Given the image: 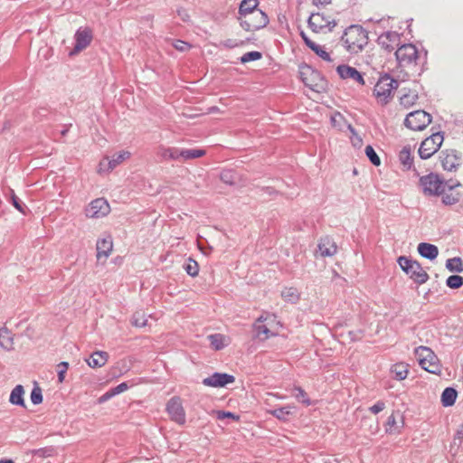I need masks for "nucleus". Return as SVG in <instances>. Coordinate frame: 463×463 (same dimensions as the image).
Returning <instances> with one entry per match:
<instances>
[{"label": "nucleus", "instance_id": "obj_11", "mask_svg": "<svg viewBox=\"0 0 463 463\" xmlns=\"http://www.w3.org/2000/svg\"><path fill=\"white\" fill-rule=\"evenodd\" d=\"M431 122V116L424 110H415L407 115L404 125L415 131L424 129Z\"/></svg>", "mask_w": 463, "mask_h": 463}, {"label": "nucleus", "instance_id": "obj_46", "mask_svg": "<svg viewBox=\"0 0 463 463\" xmlns=\"http://www.w3.org/2000/svg\"><path fill=\"white\" fill-rule=\"evenodd\" d=\"M392 372L395 374V379L404 380L408 375V370L403 364H395Z\"/></svg>", "mask_w": 463, "mask_h": 463}, {"label": "nucleus", "instance_id": "obj_10", "mask_svg": "<svg viewBox=\"0 0 463 463\" xmlns=\"http://www.w3.org/2000/svg\"><path fill=\"white\" fill-rule=\"evenodd\" d=\"M443 135L440 132L432 134L425 138L419 148V156L422 159H428L434 155L443 142Z\"/></svg>", "mask_w": 463, "mask_h": 463}, {"label": "nucleus", "instance_id": "obj_41", "mask_svg": "<svg viewBox=\"0 0 463 463\" xmlns=\"http://www.w3.org/2000/svg\"><path fill=\"white\" fill-rule=\"evenodd\" d=\"M184 269H185L187 274L190 275L191 277H196L198 275V272H199L198 263L192 259H189L187 260V262L184 265Z\"/></svg>", "mask_w": 463, "mask_h": 463}, {"label": "nucleus", "instance_id": "obj_38", "mask_svg": "<svg viewBox=\"0 0 463 463\" xmlns=\"http://www.w3.org/2000/svg\"><path fill=\"white\" fill-rule=\"evenodd\" d=\"M282 298L288 302L296 303L299 299V292L296 288H286L281 292Z\"/></svg>", "mask_w": 463, "mask_h": 463}, {"label": "nucleus", "instance_id": "obj_37", "mask_svg": "<svg viewBox=\"0 0 463 463\" xmlns=\"http://www.w3.org/2000/svg\"><path fill=\"white\" fill-rule=\"evenodd\" d=\"M446 268L450 272H462L463 271V262L459 257H454L447 260Z\"/></svg>", "mask_w": 463, "mask_h": 463}, {"label": "nucleus", "instance_id": "obj_54", "mask_svg": "<svg viewBox=\"0 0 463 463\" xmlns=\"http://www.w3.org/2000/svg\"><path fill=\"white\" fill-rule=\"evenodd\" d=\"M216 413H217V419H219V420H222L225 418H231V419L236 420H239V416L235 415L232 412H230V411H218Z\"/></svg>", "mask_w": 463, "mask_h": 463}, {"label": "nucleus", "instance_id": "obj_57", "mask_svg": "<svg viewBox=\"0 0 463 463\" xmlns=\"http://www.w3.org/2000/svg\"><path fill=\"white\" fill-rule=\"evenodd\" d=\"M127 389H128V384L126 383H122L112 390V394H114V395L118 394L120 392H123Z\"/></svg>", "mask_w": 463, "mask_h": 463}, {"label": "nucleus", "instance_id": "obj_6", "mask_svg": "<svg viewBox=\"0 0 463 463\" xmlns=\"http://www.w3.org/2000/svg\"><path fill=\"white\" fill-rule=\"evenodd\" d=\"M241 28L247 32H254L265 27L269 23L268 15L261 10L253 11L244 17H237Z\"/></svg>", "mask_w": 463, "mask_h": 463}, {"label": "nucleus", "instance_id": "obj_33", "mask_svg": "<svg viewBox=\"0 0 463 463\" xmlns=\"http://www.w3.org/2000/svg\"><path fill=\"white\" fill-rule=\"evenodd\" d=\"M295 408L291 405H287L283 407H279L277 409H274L272 411H269V414H271L273 417L279 419V420L286 421L288 420V417L291 414V409Z\"/></svg>", "mask_w": 463, "mask_h": 463}, {"label": "nucleus", "instance_id": "obj_5", "mask_svg": "<svg viewBox=\"0 0 463 463\" xmlns=\"http://www.w3.org/2000/svg\"><path fill=\"white\" fill-rule=\"evenodd\" d=\"M422 192L427 196H439L440 190L445 187L447 181L438 174L430 173L422 175L419 180Z\"/></svg>", "mask_w": 463, "mask_h": 463}, {"label": "nucleus", "instance_id": "obj_36", "mask_svg": "<svg viewBox=\"0 0 463 463\" xmlns=\"http://www.w3.org/2000/svg\"><path fill=\"white\" fill-rule=\"evenodd\" d=\"M210 344L214 350H222L225 347V336L221 334H213L208 336Z\"/></svg>", "mask_w": 463, "mask_h": 463}, {"label": "nucleus", "instance_id": "obj_52", "mask_svg": "<svg viewBox=\"0 0 463 463\" xmlns=\"http://www.w3.org/2000/svg\"><path fill=\"white\" fill-rule=\"evenodd\" d=\"M173 46L177 50V51H180V52H186L190 49L191 45L186 43V42H184V41H181V40H176L174 43H173Z\"/></svg>", "mask_w": 463, "mask_h": 463}, {"label": "nucleus", "instance_id": "obj_20", "mask_svg": "<svg viewBox=\"0 0 463 463\" xmlns=\"http://www.w3.org/2000/svg\"><path fill=\"white\" fill-rule=\"evenodd\" d=\"M113 249V242L110 236L98 240L96 250L97 259L100 260L102 258L107 260Z\"/></svg>", "mask_w": 463, "mask_h": 463}, {"label": "nucleus", "instance_id": "obj_56", "mask_svg": "<svg viewBox=\"0 0 463 463\" xmlns=\"http://www.w3.org/2000/svg\"><path fill=\"white\" fill-rule=\"evenodd\" d=\"M395 424H396L395 416L393 414H392L387 419V427L388 428L386 429V431L387 432H392V428L394 427Z\"/></svg>", "mask_w": 463, "mask_h": 463}, {"label": "nucleus", "instance_id": "obj_26", "mask_svg": "<svg viewBox=\"0 0 463 463\" xmlns=\"http://www.w3.org/2000/svg\"><path fill=\"white\" fill-rule=\"evenodd\" d=\"M258 5V0H242L239 6L238 17H244L259 10Z\"/></svg>", "mask_w": 463, "mask_h": 463}, {"label": "nucleus", "instance_id": "obj_14", "mask_svg": "<svg viewBox=\"0 0 463 463\" xmlns=\"http://www.w3.org/2000/svg\"><path fill=\"white\" fill-rule=\"evenodd\" d=\"M166 411L172 420L180 425L185 423V412L179 397H173L169 400Z\"/></svg>", "mask_w": 463, "mask_h": 463}, {"label": "nucleus", "instance_id": "obj_39", "mask_svg": "<svg viewBox=\"0 0 463 463\" xmlns=\"http://www.w3.org/2000/svg\"><path fill=\"white\" fill-rule=\"evenodd\" d=\"M220 178L224 184L232 185L236 183L237 175L232 170H223L220 175Z\"/></svg>", "mask_w": 463, "mask_h": 463}, {"label": "nucleus", "instance_id": "obj_43", "mask_svg": "<svg viewBox=\"0 0 463 463\" xmlns=\"http://www.w3.org/2000/svg\"><path fill=\"white\" fill-rule=\"evenodd\" d=\"M365 155L366 156L368 157V159L370 160V162L378 166L380 165L381 164V160H380V157L378 156V155L376 154L375 150L373 149V147L370 145L366 146L365 147Z\"/></svg>", "mask_w": 463, "mask_h": 463}, {"label": "nucleus", "instance_id": "obj_12", "mask_svg": "<svg viewBox=\"0 0 463 463\" xmlns=\"http://www.w3.org/2000/svg\"><path fill=\"white\" fill-rule=\"evenodd\" d=\"M110 211L107 200L97 198L93 200L85 209V214L88 218H101L106 216Z\"/></svg>", "mask_w": 463, "mask_h": 463}, {"label": "nucleus", "instance_id": "obj_18", "mask_svg": "<svg viewBox=\"0 0 463 463\" xmlns=\"http://www.w3.org/2000/svg\"><path fill=\"white\" fill-rule=\"evenodd\" d=\"M74 38L76 43L71 54L82 51L90 43L92 39L91 32L87 28L79 29L76 32Z\"/></svg>", "mask_w": 463, "mask_h": 463}, {"label": "nucleus", "instance_id": "obj_58", "mask_svg": "<svg viewBox=\"0 0 463 463\" xmlns=\"http://www.w3.org/2000/svg\"><path fill=\"white\" fill-rule=\"evenodd\" d=\"M177 14L181 18V20L184 22H187L189 20L190 16L185 9H183V8L178 9Z\"/></svg>", "mask_w": 463, "mask_h": 463}, {"label": "nucleus", "instance_id": "obj_34", "mask_svg": "<svg viewBox=\"0 0 463 463\" xmlns=\"http://www.w3.org/2000/svg\"><path fill=\"white\" fill-rule=\"evenodd\" d=\"M0 346L5 350H11L13 348V337L5 327L0 329Z\"/></svg>", "mask_w": 463, "mask_h": 463}, {"label": "nucleus", "instance_id": "obj_63", "mask_svg": "<svg viewBox=\"0 0 463 463\" xmlns=\"http://www.w3.org/2000/svg\"><path fill=\"white\" fill-rule=\"evenodd\" d=\"M114 394H112V391L110 392H106L99 398V402H105L110 397H112Z\"/></svg>", "mask_w": 463, "mask_h": 463}, {"label": "nucleus", "instance_id": "obj_28", "mask_svg": "<svg viewBox=\"0 0 463 463\" xmlns=\"http://www.w3.org/2000/svg\"><path fill=\"white\" fill-rule=\"evenodd\" d=\"M180 149L176 147H165L160 146L157 150V156L163 160H179L180 159Z\"/></svg>", "mask_w": 463, "mask_h": 463}, {"label": "nucleus", "instance_id": "obj_44", "mask_svg": "<svg viewBox=\"0 0 463 463\" xmlns=\"http://www.w3.org/2000/svg\"><path fill=\"white\" fill-rule=\"evenodd\" d=\"M33 454L39 458H50L54 456L55 449L53 447H45L33 450Z\"/></svg>", "mask_w": 463, "mask_h": 463}, {"label": "nucleus", "instance_id": "obj_30", "mask_svg": "<svg viewBox=\"0 0 463 463\" xmlns=\"http://www.w3.org/2000/svg\"><path fill=\"white\" fill-rule=\"evenodd\" d=\"M458 392L452 387H447L441 394V403L444 407L452 406L457 399Z\"/></svg>", "mask_w": 463, "mask_h": 463}, {"label": "nucleus", "instance_id": "obj_3", "mask_svg": "<svg viewBox=\"0 0 463 463\" xmlns=\"http://www.w3.org/2000/svg\"><path fill=\"white\" fill-rule=\"evenodd\" d=\"M397 261L401 269L417 284H423L429 279L428 273L418 261L405 256L399 257Z\"/></svg>", "mask_w": 463, "mask_h": 463}, {"label": "nucleus", "instance_id": "obj_49", "mask_svg": "<svg viewBox=\"0 0 463 463\" xmlns=\"http://www.w3.org/2000/svg\"><path fill=\"white\" fill-rule=\"evenodd\" d=\"M311 50L324 61H331L329 53L326 51H325L320 45L317 43L313 44V46H311Z\"/></svg>", "mask_w": 463, "mask_h": 463}, {"label": "nucleus", "instance_id": "obj_47", "mask_svg": "<svg viewBox=\"0 0 463 463\" xmlns=\"http://www.w3.org/2000/svg\"><path fill=\"white\" fill-rule=\"evenodd\" d=\"M30 398H31L32 403L34 405H38L43 402L42 389L38 385H35L33 388V390L31 392Z\"/></svg>", "mask_w": 463, "mask_h": 463}, {"label": "nucleus", "instance_id": "obj_2", "mask_svg": "<svg viewBox=\"0 0 463 463\" xmlns=\"http://www.w3.org/2000/svg\"><path fill=\"white\" fill-rule=\"evenodd\" d=\"M415 356L422 369L434 374H439L441 373V366L439 359L429 347H417L415 349Z\"/></svg>", "mask_w": 463, "mask_h": 463}, {"label": "nucleus", "instance_id": "obj_64", "mask_svg": "<svg viewBox=\"0 0 463 463\" xmlns=\"http://www.w3.org/2000/svg\"><path fill=\"white\" fill-rule=\"evenodd\" d=\"M262 191L269 195L275 194V190L272 187H269V186L262 188Z\"/></svg>", "mask_w": 463, "mask_h": 463}, {"label": "nucleus", "instance_id": "obj_25", "mask_svg": "<svg viewBox=\"0 0 463 463\" xmlns=\"http://www.w3.org/2000/svg\"><path fill=\"white\" fill-rule=\"evenodd\" d=\"M399 160L404 170H410L413 165V157L411 156V148L405 146L399 153Z\"/></svg>", "mask_w": 463, "mask_h": 463}, {"label": "nucleus", "instance_id": "obj_13", "mask_svg": "<svg viewBox=\"0 0 463 463\" xmlns=\"http://www.w3.org/2000/svg\"><path fill=\"white\" fill-rule=\"evenodd\" d=\"M307 23L312 31L316 33H318L325 28H328V31H331L336 25L334 19L326 17L322 13L312 14L309 16Z\"/></svg>", "mask_w": 463, "mask_h": 463}, {"label": "nucleus", "instance_id": "obj_21", "mask_svg": "<svg viewBox=\"0 0 463 463\" xmlns=\"http://www.w3.org/2000/svg\"><path fill=\"white\" fill-rule=\"evenodd\" d=\"M317 250L322 257H331L336 253L337 247L331 238L326 236L320 239Z\"/></svg>", "mask_w": 463, "mask_h": 463}, {"label": "nucleus", "instance_id": "obj_62", "mask_svg": "<svg viewBox=\"0 0 463 463\" xmlns=\"http://www.w3.org/2000/svg\"><path fill=\"white\" fill-rule=\"evenodd\" d=\"M455 440L458 439L460 442H463V429L458 430L455 435Z\"/></svg>", "mask_w": 463, "mask_h": 463}, {"label": "nucleus", "instance_id": "obj_59", "mask_svg": "<svg viewBox=\"0 0 463 463\" xmlns=\"http://www.w3.org/2000/svg\"><path fill=\"white\" fill-rule=\"evenodd\" d=\"M301 37H302L304 43L307 44V46H308L310 49H311V46H313V44H316V43L311 41L303 32L301 33Z\"/></svg>", "mask_w": 463, "mask_h": 463}, {"label": "nucleus", "instance_id": "obj_9", "mask_svg": "<svg viewBox=\"0 0 463 463\" xmlns=\"http://www.w3.org/2000/svg\"><path fill=\"white\" fill-rule=\"evenodd\" d=\"M462 184L459 182L449 184L448 181L445 187L440 190L441 202L446 206H452L460 202L463 197Z\"/></svg>", "mask_w": 463, "mask_h": 463}, {"label": "nucleus", "instance_id": "obj_19", "mask_svg": "<svg viewBox=\"0 0 463 463\" xmlns=\"http://www.w3.org/2000/svg\"><path fill=\"white\" fill-rule=\"evenodd\" d=\"M400 36L399 33L392 31H387L378 36L377 43L384 50L391 52L397 45Z\"/></svg>", "mask_w": 463, "mask_h": 463}, {"label": "nucleus", "instance_id": "obj_1", "mask_svg": "<svg viewBox=\"0 0 463 463\" xmlns=\"http://www.w3.org/2000/svg\"><path fill=\"white\" fill-rule=\"evenodd\" d=\"M367 33L360 25H351L344 33L342 41L351 53H358L367 44Z\"/></svg>", "mask_w": 463, "mask_h": 463}, {"label": "nucleus", "instance_id": "obj_53", "mask_svg": "<svg viewBox=\"0 0 463 463\" xmlns=\"http://www.w3.org/2000/svg\"><path fill=\"white\" fill-rule=\"evenodd\" d=\"M385 408V402L383 401H378L374 405L369 408V411L373 413L377 414L383 411Z\"/></svg>", "mask_w": 463, "mask_h": 463}, {"label": "nucleus", "instance_id": "obj_17", "mask_svg": "<svg viewBox=\"0 0 463 463\" xmlns=\"http://www.w3.org/2000/svg\"><path fill=\"white\" fill-rule=\"evenodd\" d=\"M336 71L343 80H352L361 85H364L363 75L354 67L345 64L339 65L336 68Z\"/></svg>", "mask_w": 463, "mask_h": 463}, {"label": "nucleus", "instance_id": "obj_4", "mask_svg": "<svg viewBox=\"0 0 463 463\" xmlns=\"http://www.w3.org/2000/svg\"><path fill=\"white\" fill-rule=\"evenodd\" d=\"M397 88V80L385 74L384 76L381 77L375 84L373 93L379 102L382 104H387L392 99V90Z\"/></svg>", "mask_w": 463, "mask_h": 463}, {"label": "nucleus", "instance_id": "obj_29", "mask_svg": "<svg viewBox=\"0 0 463 463\" xmlns=\"http://www.w3.org/2000/svg\"><path fill=\"white\" fill-rule=\"evenodd\" d=\"M402 94L400 97V102L402 106L405 108H410L412 105L415 104L416 100L418 99V92L416 90H411L406 89L402 90Z\"/></svg>", "mask_w": 463, "mask_h": 463}, {"label": "nucleus", "instance_id": "obj_31", "mask_svg": "<svg viewBox=\"0 0 463 463\" xmlns=\"http://www.w3.org/2000/svg\"><path fill=\"white\" fill-rule=\"evenodd\" d=\"M205 150L203 149H180V159L184 161L192 160L195 158L202 157L205 155Z\"/></svg>", "mask_w": 463, "mask_h": 463}, {"label": "nucleus", "instance_id": "obj_24", "mask_svg": "<svg viewBox=\"0 0 463 463\" xmlns=\"http://www.w3.org/2000/svg\"><path fill=\"white\" fill-rule=\"evenodd\" d=\"M108 358L109 354L107 352L96 351L90 356L89 359L86 360V362L91 368H99L107 363Z\"/></svg>", "mask_w": 463, "mask_h": 463}, {"label": "nucleus", "instance_id": "obj_27", "mask_svg": "<svg viewBox=\"0 0 463 463\" xmlns=\"http://www.w3.org/2000/svg\"><path fill=\"white\" fill-rule=\"evenodd\" d=\"M24 395V389L23 385L18 384L12 390L10 397H9V402L14 405L25 407Z\"/></svg>", "mask_w": 463, "mask_h": 463}, {"label": "nucleus", "instance_id": "obj_61", "mask_svg": "<svg viewBox=\"0 0 463 463\" xmlns=\"http://www.w3.org/2000/svg\"><path fill=\"white\" fill-rule=\"evenodd\" d=\"M313 4L317 6L326 5L331 3V0H312Z\"/></svg>", "mask_w": 463, "mask_h": 463}, {"label": "nucleus", "instance_id": "obj_55", "mask_svg": "<svg viewBox=\"0 0 463 463\" xmlns=\"http://www.w3.org/2000/svg\"><path fill=\"white\" fill-rule=\"evenodd\" d=\"M108 161H109V156L104 157L100 161L99 165V173L109 172V171L113 170L112 168H109Z\"/></svg>", "mask_w": 463, "mask_h": 463}, {"label": "nucleus", "instance_id": "obj_16", "mask_svg": "<svg viewBox=\"0 0 463 463\" xmlns=\"http://www.w3.org/2000/svg\"><path fill=\"white\" fill-rule=\"evenodd\" d=\"M439 160L442 168L446 171H456L459 165V158L458 157L455 150L441 151Z\"/></svg>", "mask_w": 463, "mask_h": 463}, {"label": "nucleus", "instance_id": "obj_8", "mask_svg": "<svg viewBox=\"0 0 463 463\" xmlns=\"http://www.w3.org/2000/svg\"><path fill=\"white\" fill-rule=\"evenodd\" d=\"M400 67H415L419 59L418 50L413 44H403L395 52Z\"/></svg>", "mask_w": 463, "mask_h": 463}, {"label": "nucleus", "instance_id": "obj_45", "mask_svg": "<svg viewBox=\"0 0 463 463\" xmlns=\"http://www.w3.org/2000/svg\"><path fill=\"white\" fill-rule=\"evenodd\" d=\"M294 391L296 392V393L294 394L295 398L306 404L307 406L310 405L311 404V402L307 394V392L301 388V387H298V386H296L294 388Z\"/></svg>", "mask_w": 463, "mask_h": 463}, {"label": "nucleus", "instance_id": "obj_22", "mask_svg": "<svg viewBox=\"0 0 463 463\" xmlns=\"http://www.w3.org/2000/svg\"><path fill=\"white\" fill-rule=\"evenodd\" d=\"M263 320H257L253 324L254 337L259 338L261 341L269 339L270 336L279 335L277 331H273L266 325H262Z\"/></svg>", "mask_w": 463, "mask_h": 463}, {"label": "nucleus", "instance_id": "obj_15", "mask_svg": "<svg viewBox=\"0 0 463 463\" xmlns=\"http://www.w3.org/2000/svg\"><path fill=\"white\" fill-rule=\"evenodd\" d=\"M235 377L225 373H214L203 380V384L210 387H224L227 384L233 383Z\"/></svg>", "mask_w": 463, "mask_h": 463}, {"label": "nucleus", "instance_id": "obj_40", "mask_svg": "<svg viewBox=\"0 0 463 463\" xmlns=\"http://www.w3.org/2000/svg\"><path fill=\"white\" fill-rule=\"evenodd\" d=\"M245 42L236 39H226L221 41L217 45L219 48L233 49L244 45Z\"/></svg>", "mask_w": 463, "mask_h": 463}, {"label": "nucleus", "instance_id": "obj_23", "mask_svg": "<svg viewBox=\"0 0 463 463\" xmlns=\"http://www.w3.org/2000/svg\"><path fill=\"white\" fill-rule=\"evenodd\" d=\"M417 250L421 257L430 260H435L439 255L438 247L431 243L420 242L419 243Z\"/></svg>", "mask_w": 463, "mask_h": 463}, {"label": "nucleus", "instance_id": "obj_60", "mask_svg": "<svg viewBox=\"0 0 463 463\" xmlns=\"http://www.w3.org/2000/svg\"><path fill=\"white\" fill-rule=\"evenodd\" d=\"M147 320H132V325L136 327H144L146 326Z\"/></svg>", "mask_w": 463, "mask_h": 463}, {"label": "nucleus", "instance_id": "obj_51", "mask_svg": "<svg viewBox=\"0 0 463 463\" xmlns=\"http://www.w3.org/2000/svg\"><path fill=\"white\" fill-rule=\"evenodd\" d=\"M11 199H12V204L22 213H24L25 206L22 203V201L14 194V191L11 190Z\"/></svg>", "mask_w": 463, "mask_h": 463}, {"label": "nucleus", "instance_id": "obj_42", "mask_svg": "<svg viewBox=\"0 0 463 463\" xmlns=\"http://www.w3.org/2000/svg\"><path fill=\"white\" fill-rule=\"evenodd\" d=\"M446 284L450 288H459L463 285V278L458 275H451L447 279Z\"/></svg>", "mask_w": 463, "mask_h": 463}, {"label": "nucleus", "instance_id": "obj_50", "mask_svg": "<svg viewBox=\"0 0 463 463\" xmlns=\"http://www.w3.org/2000/svg\"><path fill=\"white\" fill-rule=\"evenodd\" d=\"M69 364L67 362H61L58 364V381L62 383L65 379V373L68 370Z\"/></svg>", "mask_w": 463, "mask_h": 463}, {"label": "nucleus", "instance_id": "obj_48", "mask_svg": "<svg viewBox=\"0 0 463 463\" xmlns=\"http://www.w3.org/2000/svg\"><path fill=\"white\" fill-rule=\"evenodd\" d=\"M262 57L261 52L257 51H252L246 52L241 57V63H247L249 61L260 60Z\"/></svg>", "mask_w": 463, "mask_h": 463}, {"label": "nucleus", "instance_id": "obj_32", "mask_svg": "<svg viewBox=\"0 0 463 463\" xmlns=\"http://www.w3.org/2000/svg\"><path fill=\"white\" fill-rule=\"evenodd\" d=\"M131 154L128 151H120L118 154H115L112 156L111 158H109V161H108L109 168L114 169L118 165H120L125 160L128 159L130 157Z\"/></svg>", "mask_w": 463, "mask_h": 463}, {"label": "nucleus", "instance_id": "obj_7", "mask_svg": "<svg viewBox=\"0 0 463 463\" xmlns=\"http://www.w3.org/2000/svg\"><path fill=\"white\" fill-rule=\"evenodd\" d=\"M300 78L307 87L317 92L324 89L326 84L325 79L321 73L308 65L301 67Z\"/></svg>", "mask_w": 463, "mask_h": 463}, {"label": "nucleus", "instance_id": "obj_35", "mask_svg": "<svg viewBox=\"0 0 463 463\" xmlns=\"http://www.w3.org/2000/svg\"><path fill=\"white\" fill-rule=\"evenodd\" d=\"M331 123L335 128H338L339 130H342L344 128V126L346 125L347 128L352 133H354V129L352 127V125L346 124L344 116L339 112H335L334 115L331 116Z\"/></svg>", "mask_w": 463, "mask_h": 463}]
</instances>
